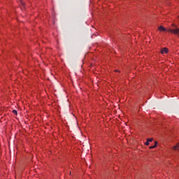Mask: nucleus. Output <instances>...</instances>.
Wrapping results in <instances>:
<instances>
[{
  "instance_id": "1a4fd4ad",
  "label": "nucleus",
  "mask_w": 179,
  "mask_h": 179,
  "mask_svg": "<svg viewBox=\"0 0 179 179\" xmlns=\"http://www.w3.org/2000/svg\"><path fill=\"white\" fill-rule=\"evenodd\" d=\"M115 72H120L118 70H115Z\"/></svg>"
},
{
  "instance_id": "423d86ee",
  "label": "nucleus",
  "mask_w": 179,
  "mask_h": 179,
  "mask_svg": "<svg viewBox=\"0 0 179 179\" xmlns=\"http://www.w3.org/2000/svg\"><path fill=\"white\" fill-rule=\"evenodd\" d=\"M148 142H153V138H148Z\"/></svg>"
},
{
  "instance_id": "6e6552de",
  "label": "nucleus",
  "mask_w": 179,
  "mask_h": 179,
  "mask_svg": "<svg viewBox=\"0 0 179 179\" xmlns=\"http://www.w3.org/2000/svg\"><path fill=\"white\" fill-rule=\"evenodd\" d=\"M145 145H146V146H149V141H148V140L147 142H145Z\"/></svg>"
},
{
  "instance_id": "20e7f679",
  "label": "nucleus",
  "mask_w": 179,
  "mask_h": 179,
  "mask_svg": "<svg viewBox=\"0 0 179 179\" xmlns=\"http://www.w3.org/2000/svg\"><path fill=\"white\" fill-rule=\"evenodd\" d=\"M157 146V141H155V145L153 146H150V149H155Z\"/></svg>"
},
{
  "instance_id": "f03ea898",
  "label": "nucleus",
  "mask_w": 179,
  "mask_h": 179,
  "mask_svg": "<svg viewBox=\"0 0 179 179\" xmlns=\"http://www.w3.org/2000/svg\"><path fill=\"white\" fill-rule=\"evenodd\" d=\"M167 52H169V48H163L161 50V54H167Z\"/></svg>"
},
{
  "instance_id": "f257e3e1",
  "label": "nucleus",
  "mask_w": 179,
  "mask_h": 179,
  "mask_svg": "<svg viewBox=\"0 0 179 179\" xmlns=\"http://www.w3.org/2000/svg\"><path fill=\"white\" fill-rule=\"evenodd\" d=\"M176 29H169L168 30L166 29V31H169V33H173V34H176L179 37V29L177 28V25L172 24Z\"/></svg>"
},
{
  "instance_id": "0eeeda50",
  "label": "nucleus",
  "mask_w": 179,
  "mask_h": 179,
  "mask_svg": "<svg viewBox=\"0 0 179 179\" xmlns=\"http://www.w3.org/2000/svg\"><path fill=\"white\" fill-rule=\"evenodd\" d=\"M20 2H21V5L22 6H24V2H23V1H22V0H20Z\"/></svg>"
},
{
  "instance_id": "7ed1b4c3",
  "label": "nucleus",
  "mask_w": 179,
  "mask_h": 179,
  "mask_svg": "<svg viewBox=\"0 0 179 179\" xmlns=\"http://www.w3.org/2000/svg\"><path fill=\"white\" fill-rule=\"evenodd\" d=\"M158 29L159 30V31H167V29L166 28H164L163 26H160Z\"/></svg>"
},
{
  "instance_id": "39448f33",
  "label": "nucleus",
  "mask_w": 179,
  "mask_h": 179,
  "mask_svg": "<svg viewBox=\"0 0 179 179\" xmlns=\"http://www.w3.org/2000/svg\"><path fill=\"white\" fill-rule=\"evenodd\" d=\"M13 113L15 114V115H17V111L16 110H13Z\"/></svg>"
}]
</instances>
